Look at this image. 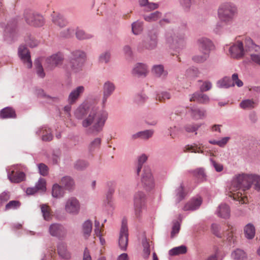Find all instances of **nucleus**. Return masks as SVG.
<instances>
[{
	"instance_id": "4d7b16f0",
	"label": "nucleus",
	"mask_w": 260,
	"mask_h": 260,
	"mask_svg": "<svg viewBox=\"0 0 260 260\" xmlns=\"http://www.w3.org/2000/svg\"><path fill=\"white\" fill-rule=\"evenodd\" d=\"M35 64L36 68V72L38 75L41 78L44 77L45 76V74L44 72L43 68L39 60H36L35 61Z\"/></svg>"
},
{
	"instance_id": "39448f33",
	"label": "nucleus",
	"mask_w": 260,
	"mask_h": 260,
	"mask_svg": "<svg viewBox=\"0 0 260 260\" xmlns=\"http://www.w3.org/2000/svg\"><path fill=\"white\" fill-rule=\"evenodd\" d=\"M85 57V54L81 51L76 50L72 52L70 66L73 72L76 73L81 70Z\"/></svg>"
},
{
	"instance_id": "423d86ee",
	"label": "nucleus",
	"mask_w": 260,
	"mask_h": 260,
	"mask_svg": "<svg viewBox=\"0 0 260 260\" xmlns=\"http://www.w3.org/2000/svg\"><path fill=\"white\" fill-rule=\"evenodd\" d=\"M128 228L127 221L126 218H123L120 231L118 243L121 250H125L128 244Z\"/></svg>"
},
{
	"instance_id": "e2e57ef3",
	"label": "nucleus",
	"mask_w": 260,
	"mask_h": 260,
	"mask_svg": "<svg viewBox=\"0 0 260 260\" xmlns=\"http://www.w3.org/2000/svg\"><path fill=\"white\" fill-rule=\"evenodd\" d=\"M147 157L146 155L143 154L140 156L138 159V165L137 168V174H139L141 171L143 164L147 160Z\"/></svg>"
},
{
	"instance_id": "a878e982",
	"label": "nucleus",
	"mask_w": 260,
	"mask_h": 260,
	"mask_svg": "<svg viewBox=\"0 0 260 260\" xmlns=\"http://www.w3.org/2000/svg\"><path fill=\"white\" fill-rule=\"evenodd\" d=\"M40 208L44 219L46 221L51 220L53 214L51 208L47 204L41 205Z\"/></svg>"
},
{
	"instance_id": "5fc2aeb1",
	"label": "nucleus",
	"mask_w": 260,
	"mask_h": 260,
	"mask_svg": "<svg viewBox=\"0 0 260 260\" xmlns=\"http://www.w3.org/2000/svg\"><path fill=\"white\" fill-rule=\"evenodd\" d=\"M171 98L170 93L165 91L158 93L156 96V100L160 102H165L166 100H169Z\"/></svg>"
},
{
	"instance_id": "20e7f679",
	"label": "nucleus",
	"mask_w": 260,
	"mask_h": 260,
	"mask_svg": "<svg viewBox=\"0 0 260 260\" xmlns=\"http://www.w3.org/2000/svg\"><path fill=\"white\" fill-rule=\"evenodd\" d=\"M237 13V8L231 3L224 4L218 9V16L222 22H231Z\"/></svg>"
},
{
	"instance_id": "0eeeda50",
	"label": "nucleus",
	"mask_w": 260,
	"mask_h": 260,
	"mask_svg": "<svg viewBox=\"0 0 260 260\" xmlns=\"http://www.w3.org/2000/svg\"><path fill=\"white\" fill-rule=\"evenodd\" d=\"M64 210L70 214L77 215L80 210V203L76 198H69L66 202Z\"/></svg>"
},
{
	"instance_id": "f704fd0d",
	"label": "nucleus",
	"mask_w": 260,
	"mask_h": 260,
	"mask_svg": "<svg viewBox=\"0 0 260 260\" xmlns=\"http://www.w3.org/2000/svg\"><path fill=\"white\" fill-rule=\"evenodd\" d=\"M153 134V131L152 130H146L144 131L139 132L132 136L133 139L137 138H141L144 140H147L151 138Z\"/></svg>"
},
{
	"instance_id": "2eb2a0df",
	"label": "nucleus",
	"mask_w": 260,
	"mask_h": 260,
	"mask_svg": "<svg viewBox=\"0 0 260 260\" xmlns=\"http://www.w3.org/2000/svg\"><path fill=\"white\" fill-rule=\"evenodd\" d=\"M157 45L156 36L152 38H147L146 40L140 42L138 46V50L142 52L146 49L151 50L155 48Z\"/></svg>"
},
{
	"instance_id": "8fccbe9b",
	"label": "nucleus",
	"mask_w": 260,
	"mask_h": 260,
	"mask_svg": "<svg viewBox=\"0 0 260 260\" xmlns=\"http://www.w3.org/2000/svg\"><path fill=\"white\" fill-rule=\"evenodd\" d=\"M260 50L258 52L253 51L251 52H249L248 54L250 56L251 60L258 65L260 66V54H259Z\"/></svg>"
},
{
	"instance_id": "cd10ccee",
	"label": "nucleus",
	"mask_w": 260,
	"mask_h": 260,
	"mask_svg": "<svg viewBox=\"0 0 260 260\" xmlns=\"http://www.w3.org/2000/svg\"><path fill=\"white\" fill-rule=\"evenodd\" d=\"M152 242H150L146 238H143L142 241V244L143 246L142 256L147 259L148 258L150 254V246Z\"/></svg>"
},
{
	"instance_id": "f8f14e48",
	"label": "nucleus",
	"mask_w": 260,
	"mask_h": 260,
	"mask_svg": "<svg viewBox=\"0 0 260 260\" xmlns=\"http://www.w3.org/2000/svg\"><path fill=\"white\" fill-rule=\"evenodd\" d=\"M50 234L58 238H63L67 235V230L62 225L59 223L51 224L49 228Z\"/></svg>"
},
{
	"instance_id": "09e8293b",
	"label": "nucleus",
	"mask_w": 260,
	"mask_h": 260,
	"mask_svg": "<svg viewBox=\"0 0 260 260\" xmlns=\"http://www.w3.org/2000/svg\"><path fill=\"white\" fill-rule=\"evenodd\" d=\"M76 36L77 39L79 40L89 39L92 37L91 34H87L83 30L80 29H77Z\"/></svg>"
},
{
	"instance_id": "3c124183",
	"label": "nucleus",
	"mask_w": 260,
	"mask_h": 260,
	"mask_svg": "<svg viewBox=\"0 0 260 260\" xmlns=\"http://www.w3.org/2000/svg\"><path fill=\"white\" fill-rule=\"evenodd\" d=\"M211 231L213 234L218 238H221L223 237V232H221L220 229L217 224H212L211 225Z\"/></svg>"
},
{
	"instance_id": "9b49d317",
	"label": "nucleus",
	"mask_w": 260,
	"mask_h": 260,
	"mask_svg": "<svg viewBox=\"0 0 260 260\" xmlns=\"http://www.w3.org/2000/svg\"><path fill=\"white\" fill-rule=\"evenodd\" d=\"M238 177L243 192L249 189L254 181V175L242 174Z\"/></svg>"
},
{
	"instance_id": "49530a36",
	"label": "nucleus",
	"mask_w": 260,
	"mask_h": 260,
	"mask_svg": "<svg viewBox=\"0 0 260 260\" xmlns=\"http://www.w3.org/2000/svg\"><path fill=\"white\" fill-rule=\"evenodd\" d=\"M101 144V139L99 138L94 139L89 145L88 149L90 152L99 149Z\"/></svg>"
},
{
	"instance_id": "c756f323",
	"label": "nucleus",
	"mask_w": 260,
	"mask_h": 260,
	"mask_svg": "<svg viewBox=\"0 0 260 260\" xmlns=\"http://www.w3.org/2000/svg\"><path fill=\"white\" fill-rule=\"evenodd\" d=\"M15 110L11 107H6L0 111V118L2 119L12 118L16 117Z\"/></svg>"
},
{
	"instance_id": "1a4fd4ad",
	"label": "nucleus",
	"mask_w": 260,
	"mask_h": 260,
	"mask_svg": "<svg viewBox=\"0 0 260 260\" xmlns=\"http://www.w3.org/2000/svg\"><path fill=\"white\" fill-rule=\"evenodd\" d=\"M145 196L142 192L139 191L135 195L134 206L135 214L137 217L140 216V213L145 209Z\"/></svg>"
},
{
	"instance_id": "4468645a",
	"label": "nucleus",
	"mask_w": 260,
	"mask_h": 260,
	"mask_svg": "<svg viewBox=\"0 0 260 260\" xmlns=\"http://www.w3.org/2000/svg\"><path fill=\"white\" fill-rule=\"evenodd\" d=\"M198 49L201 53L209 54L213 48L211 41L207 38H202L198 40Z\"/></svg>"
},
{
	"instance_id": "a19ab883",
	"label": "nucleus",
	"mask_w": 260,
	"mask_h": 260,
	"mask_svg": "<svg viewBox=\"0 0 260 260\" xmlns=\"http://www.w3.org/2000/svg\"><path fill=\"white\" fill-rule=\"evenodd\" d=\"M132 32L134 35H139L143 30V22L137 21L132 24Z\"/></svg>"
},
{
	"instance_id": "bf43d9fd",
	"label": "nucleus",
	"mask_w": 260,
	"mask_h": 260,
	"mask_svg": "<svg viewBox=\"0 0 260 260\" xmlns=\"http://www.w3.org/2000/svg\"><path fill=\"white\" fill-rule=\"evenodd\" d=\"M94 224H95V229L94 230V235H95L97 237L102 236L103 234L102 233V231L103 230H102L103 228H104L103 224H102V227H100V222L97 220L95 221Z\"/></svg>"
},
{
	"instance_id": "473e14b6",
	"label": "nucleus",
	"mask_w": 260,
	"mask_h": 260,
	"mask_svg": "<svg viewBox=\"0 0 260 260\" xmlns=\"http://www.w3.org/2000/svg\"><path fill=\"white\" fill-rule=\"evenodd\" d=\"M64 194V190L62 186L56 183L54 184L52 188V195L54 198H62Z\"/></svg>"
},
{
	"instance_id": "dca6fc26",
	"label": "nucleus",
	"mask_w": 260,
	"mask_h": 260,
	"mask_svg": "<svg viewBox=\"0 0 260 260\" xmlns=\"http://www.w3.org/2000/svg\"><path fill=\"white\" fill-rule=\"evenodd\" d=\"M18 55L26 67L30 68L32 66V62L27 48L24 46H20L18 49Z\"/></svg>"
},
{
	"instance_id": "4c0bfd02",
	"label": "nucleus",
	"mask_w": 260,
	"mask_h": 260,
	"mask_svg": "<svg viewBox=\"0 0 260 260\" xmlns=\"http://www.w3.org/2000/svg\"><path fill=\"white\" fill-rule=\"evenodd\" d=\"M139 3L141 7L145 8V10L149 11L158 8V5L155 3H149L148 0H139Z\"/></svg>"
},
{
	"instance_id": "69168bd1",
	"label": "nucleus",
	"mask_w": 260,
	"mask_h": 260,
	"mask_svg": "<svg viewBox=\"0 0 260 260\" xmlns=\"http://www.w3.org/2000/svg\"><path fill=\"white\" fill-rule=\"evenodd\" d=\"M177 200L178 202H180L185 196L183 186L181 185L177 189Z\"/></svg>"
},
{
	"instance_id": "bb28decb",
	"label": "nucleus",
	"mask_w": 260,
	"mask_h": 260,
	"mask_svg": "<svg viewBox=\"0 0 260 260\" xmlns=\"http://www.w3.org/2000/svg\"><path fill=\"white\" fill-rule=\"evenodd\" d=\"M38 135L42 137V139L44 141H49L52 139L53 136L51 129L46 126L43 127L38 132Z\"/></svg>"
},
{
	"instance_id": "412c9836",
	"label": "nucleus",
	"mask_w": 260,
	"mask_h": 260,
	"mask_svg": "<svg viewBox=\"0 0 260 260\" xmlns=\"http://www.w3.org/2000/svg\"><path fill=\"white\" fill-rule=\"evenodd\" d=\"M236 229L234 226L228 224L225 231H223V237H226V240L231 243H234L236 239Z\"/></svg>"
},
{
	"instance_id": "4be33fe9",
	"label": "nucleus",
	"mask_w": 260,
	"mask_h": 260,
	"mask_svg": "<svg viewBox=\"0 0 260 260\" xmlns=\"http://www.w3.org/2000/svg\"><path fill=\"white\" fill-rule=\"evenodd\" d=\"M148 73L147 66L143 63H138L135 65L132 70V74L134 76L140 77L146 76Z\"/></svg>"
},
{
	"instance_id": "f257e3e1",
	"label": "nucleus",
	"mask_w": 260,
	"mask_h": 260,
	"mask_svg": "<svg viewBox=\"0 0 260 260\" xmlns=\"http://www.w3.org/2000/svg\"><path fill=\"white\" fill-rule=\"evenodd\" d=\"M107 117L108 113L106 111L93 107L89 109L88 115L83 120L82 125L88 128L89 133L97 135L102 131Z\"/></svg>"
},
{
	"instance_id": "72a5a7b5",
	"label": "nucleus",
	"mask_w": 260,
	"mask_h": 260,
	"mask_svg": "<svg viewBox=\"0 0 260 260\" xmlns=\"http://www.w3.org/2000/svg\"><path fill=\"white\" fill-rule=\"evenodd\" d=\"M152 73L158 77H165L168 74L167 71L164 70L162 65H155L152 69Z\"/></svg>"
},
{
	"instance_id": "c9c22d12",
	"label": "nucleus",
	"mask_w": 260,
	"mask_h": 260,
	"mask_svg": "<svg viewBox=\"0 0 260 260\" xmlns=\"http://www.w3.org/2000/svg\"><path fill=\"white\" fill-rule=\"evenodd\" d=\"M60 184L67 190H71L73 188L74 182L70 177H64L60 180Z\"/></svg>"
},
{
	"instance_id": "f3484780",
	"label": "nucleus",
	"mask_w": 260,
	"mask_h": 260,
	"mask_svg": "<svg viewBox=\"0 0 260 260\" xmlns=\"http://www.w3.org/2000/svg\"><path fill=\"white\" fill-rule=\"evenodd\" d=\"M84 91L83 86H79L72 90L68 96V103L70 105L75 104Z\"/></svg>"
},
{
	"instance_id": "7ed1b4c3",
	"label": "nucleus",
	"mask_w": 260,
	"mask_h": 260,
	"mask_svg": "<svg viewBox=\"0 0 260 260\" xmlns=\"http://www.w3.org/2000/svg\"><path fill=\"white\" fill-rule=\"evenodd\" d=\"M242 188L238 176L235 177L231 182V185L227 189V194L232 197L234 200L239 201L241 204H245L248 202L247 198L243 196Z\"/></svg>"
},
{
	"instance_id": "603ef678",
	"label": "nucleus",
	"mask_w": 260,
	"mask_h": 260,
	"mask_svg": "<svg viewBox=\"0 0 260 260\" xmlns=\"http://www.w3.org/2000/svg\"><path fill=\"white\" fill-rule=\"evenodd\" d=\"M111 54L110 52L107 51L102 53L99 58V61L101 63H107L110 59Z\"/></svg>"
},
{
	"instance_id": "6e6d98bb",
	"label": "nucleus",
	"mask_w": 260,
	"mask_h": 260,
	"mask_svg": "<svg viewBox=\"0 0 260 260\" xmlns=\"http://www.w3.org/2000/svg\"><path fill=\"white\" fill-rule=\"evenodd\" d=\"M20 206V203L18 201H10L5 207V210H8L10 209H16L18 208Z\"/></svg>"
},
{
	"instance_id": "6e6552de",
	"label": "nucleus",
	"mask_w": 260,
	"mask_h": 260,
	"mask_svg": "<svg viewBox=\"0 0 260 260\" xmlns=\"http://www.w3.org/2000/svg\"><path fill=\"white\" fill-rule=\"evenodd\" d=\"M141 181L146 190L150 191L154 187V180L149 168H144L142 175Z\"/></svg>"
},
{
	"instance_id": "774afa93",
	"label": "nucleus",
	"mask_w": 260,
	"mask_h": 260,
	"mask_svg": "<svg viewBox=\"0 0 260 260\" xmlns=\"http://www.w3.org/2000/svg\"><path fill=\"white\" fill-rule=\"evenodd\" d=\"M180 223L177 221L175 222L173 226L172 231L171 232V237L173 238L176 234H178L180 231Z\"/></svg>"
},
{
	"instance_id": "5701e85b",
	"label": "nucleus",
	"mask_w": 260,
	"mask_h": 260,
	"mask_svg": "<svg viewBox=\"0 0 260 260\" xmlns=\"http://www.w3.org/2000/svg\"><path fill=\"white\" fill-rule=\"evenodd\" d=\"M189 101L190 102H198L201 104H207L209 102L208 96L202 92H196L192 94Z\"/></svg>"
},
{
	"instance_id": "ea45409f",
	"label": "nucleus",
	"mask_w": 260,
	"mask_h": 260,
	"mask_svg": "<svg viewBox=\"0 0 260 260\" xmlns=\"http://www.w3.org/2000/svg\"><path fill=\"white\" fill-rule=\"evenodd\" d=\"M161 16V13L158 11H155L148 15H144V19L148 22L155 21Z\"/></svg>"
},
{
	"instance_id": "9d476101",
	"label": "nucleus",
	"mask_w": 260,
	"mask_h": 260,
	"mask_svg": "<svg viewBox=\"0 0 260 260\" xmlns=\"http://www.w3.org/2000/svg\"><path fill=\"white\" fill-rule=\"evenodd\" d=\"M26 22L29 25L34 26H41L44 24V19L42 16L31 12H27L25 14Z\"/></svg>"
},
{
	"instance_id": "e433bc0d",
	"label": "nucleus",
	"mask_w": 260,
	"mask_h": 260,
	"mask_svg": "<svg viewBox=\"0 0 260 260\" xmlns=\"http://www.w3.org/2000/svg\"><path fill=\"white\" fill-rule=\"evenodd\" d=\"M191 115L195 119H202L206 116V111L197 108H193L191 109Z\"/></svg>"
},
{
	"instance_id": "f03ea898",
	"label": "nucleus",
	"mask_w": 260,
	"mask_h": 260,
	"mask_svg": "<svg viewBox=\"0 0 260 260\" xmlns=\"http://www.w3.org/2000/svg\"><path fill=\"white\" fill-rule=\"evenodd\" d=\"M259 50L260 47L255 44L249 37L239 36L230 46L229 51L232 58L240 59L249 52L253 50L258 52Z\"/></svg>"
},
{
	"instance_id": "a18cd8bd",
	"label": "nucleus",
	"mask_w": 260,
	"mask_h": 260,
	"mask_svg": "<svg viewBox=\"0 0 260 260\" xmlns=\"http://www.w3.org/2000/svg\"><path fill=\"white\" fill-rule=\"evenodd\" d=\"M186 247L185 246H180L175 247L170 250L169 254L171 255H176L180 254H184L186 252Z\"/></svg>"
},
{
	"instance_id": "13d9d810",
	"label": "nucleus",
	"mask_w": 260,
	"mask_h": 260,
	"mask_svg": "<svg viewBox=\"0 0 260 260\" xmlns=\"http://www.w3.org/2000/svg\"><path fill=\"white\" fill-rule=\"evenodd\" d=\"M231 80L232 83L234 84V86L236 85L240 87L243 85V82L239 79L238 75L236 73L233 74Z\"/></svg>"
},
{
	"instance_id": "37998d69",
	"label": "nucleus",
	"mask_w": 260,
	"mask_h": 260,
	"mask_svg": "<svg viewBox=\"0 0 260 260\" xmlns=\"http://www.w3.org/2000/svg\"><path fill=\"white\" fill-rule=\"evenodd\" d=\"M256 104V103L252 100L248 99L242 101L240 104V106L244 109H251L254 108Z\"/></svg>"
},
{
	"instance_id": "c03bdc74",
	"label": "nucleus",
	"mask_w": 260,
	"mask_h": 260,
	"mask_svg": "<svg viewBox=\"0 0 260 260\" xmlns=\"http://www.w3.org/2000/svg\"><path fill=\"white\" fill-rule=\"evenodd\" d=\"M209 54L206 53H201V54L194 55L192 56V59L197 63H202L206 61L209 57Z\"/></svg>"
},
{
	"instance_id": "052dcab7",
	"label": "nucleus",
	"mask_w": 260,
	"mask_h": 260,
	"mask_svg": "<svg viewBox=\"0 0 260 260\" xmlns=\"http://www.w3.org/2000/svg\"><path fill=\"white\" fill-rule=\"evenodd\" d=\"M88 166V163L83 160H79L75 164V168L77 170H82Z\"/></svg>"
},
{
	"instance_id": "aec40b11",
	"label": "nucleus",
	"mask_w": 260,
	"mask_h": 260,
	"mask_svg": "<svg viewBox=\"0 0 260 260\" xmlns=\"http://www.w3.org/2000/svg\"><path fill=\"white\" fill-rule=\"evenodd\" d=\"M115 90V86L113 83L107 81L105 83L103 87V105L104 106L107 99L110 96Z\"/></svg>"
},
{
	"instance_id": "6ab92c4d",
	"label": "nucleus",
	"mask_w": 260,
	"mask_h": 260,
	"mask_svg": "<svg viewBox=\"0 0 260 260\" xmlns=\"http://www.w3.org/2000/svg\"><path fill=\"white\" fill-rule=\"evenodd\" d=\"M202 203V198L200 197L192 198L187 202L183 207L184 211L194 210L198 209Z\"/></svg>"
},
{
	"instance_id": "393cba45",
	"label": "nucleus",
	"mask_w": 260,
	"mask_h": 260,
	"mask_svg": "<svg viewBox=\"0 0 260 260\" xmlns=\"http://www.w3.org/2000/svg\"><path fill=\"white\" fill-rule=\"evenodd\" d=\"M92 229V223L89 220L84 221L81 226V233L85 239H87L91 234Z\"/></svg>"
},
{
	"instance_id": "680f3d73",
	"label": "nucleus",
	"mask_w": 260,
	"mask_h": 260,
	"mask_svg": "<svg viewBox=\"0 0 260 260\" xmlns=\"http://www.w3.org/2000/svg\"><path fill=\"white\" fill-rule=\"evenodd\" d=\"M193 174L194 176L198 177L201 180H203L205 177L204 171L202 168L197 169L193 171Z\"/></svg>"
},
{
	"instance_id": "58836bf2",
	"label": "nucleus",
	"mask_w": 260,
	"mask_h": 260,
	"mask_svg": "<svg viewBox=\"0 0 260 260\" xmlns=\"http://www.w3.org/2000/svg\"><path fill=\"white\" fill-rule=\"evenodd\" d=\"M232 257L234 260H247L245 252L240 249H237L232 253Z\"/></svg>"
},
{
	"instance_id": "a211bd4d",
	"label": "nucleus",
	"mask_w": 260,
	"mask_h": 260,
	"mask_svg": "<svg viewBox=\"0 0 260 260\" xmlns=\"http://www.w3.org/2000/svg\"><path fill=\"white\" fill-rule=\"evenodd\" d=\"M46 185L45 180L41 178L38 180L35 187L27 188L26 190V193L27 194L32 195L39 190L43 192L45 191L46 189Z\"/></svg>"
},
{
	"instance_id": "ddd939ff",
	"label": "nucleus",
	"mask_w": 260,
	"mask_h": 260,
	"mask_svg": "<svg viewBox=\"0 0 260 260\" xmlns=\"http://www.w3.org/2000/svg\"><path fill=\"white\" fill-rule=\"evenodd\" d=\"M63 60V55L61 52L54 54L48 57L46 60L47 68L50 70L62 63Z\"/></svg>"
},
{
	"instance_id": "7c9ffc66",
	"label": "nucleus",
	"mask_w": 260,
	"mask_h": 260,
	"mask_svg": "<svg viewBox=\"0 0 260 260\" xmlns=\"http://www.w3.org/2000/svg\"><path fill=\"white\" fill-rule=\"evenodd\" d=\"M245 236L248 239H252L255 234V229L254 226L251 223L246 224L244 229Z\"/></svg>"
},
{
	"instance_id": "864d4df0",
	"label": "nucleus",
	"mask_w": 260,
	"mask_h": 260,
	"mask_svg": "<svg viewBox=\"0 0 260 260\" xmlns=\"http://www.w3.org/2000/svg\"><path fill=\"white\" fill-rule=\"evenodd\" d=\"M185 150H184L185 152L190 151L191 152L194 153H203V151L201 150L200 147H199L197 145H187L185 147Z\"/></svg>"
},
{
	"instance_id": "0e129e2a",
	"label": "nucleus",
	"mask_w": 260,
	"mask_h": 260,
	"mask_svg": "<svg viewBox=\"0 0 260 260\" xmlns=\"http://www.w3.org/2000/svg\"><path fill=\"white\" fill-rule=\"evenodd\" d=\"M38 169L39 173L43 176H46L48 173V168L44 164H40L38 165Z\"/></svg>"
},
{
	"instance_id": "de8ad7c7",
	"label": "nucleus",
	"mask_w": 260,
	"mask_h": 260,
	"mask_svg": "<svg viewBox=\"0 0 260 260\" xmlns=\"http://www.w3.org/2000/svg\"><path fill=\"white\" fill-rule=\"evenodd\" d=\"M53 22L60 27H62L66 25V21L60 15H55L53 16Z\"/></svg>"
},
{
	"instance_id": "b1692460",
	"label": "nucleus",
	"mask_w": 260,
	"mask_h": 260,
	"mask_svg": "<svg viewBox=\"0 0 260 260\" xmlns=\"http://www.w3.org/2000/svg\"><path fill=\"white\" fill-rule=\"evenodd\" d=\"M25 174L22 172H15L14 170L8 174L9 180L13 183H19L25 179Z\"/></svg>"
},
{
	"instance_id": "c85d7f7f",
	"label": "nucleus",
	"mask_w": 260,
	"mask_h": 260,
	"mask_svg": "<svg viewBox=\"0 0 260 260\" xmlns=\"http://www.w3.org/2000/svg\"><path fill=\"white\" fill-rule=\"evenodd\" d=\"M57 251L58 255L62 258L69 259L71 258V254L67 250L66 245L63 243H60L57 247Z\"/></svg>"
},
{
	"instance_id": "338daca9",
	"label": "nucleus",
	"mask_w": 260,
	"mask_h": 260,
	"mask_svg": "<svg viewBox=\"0 0 260 260\" xmlns=\"http://www.w3.org/2000/svg\"><path fill=\"white\" fill-rule=\"evenodd\" d=\"M26 43L30 47H34L38 45V42L34 39L33 37L29 36L25 39Z\"/></svg>"
},
{
	"instance_id": "79ce46f5",
	"label": "nucleus",
	"mask_w": 260,
	"mask_h": 260,
	"mask_svg": "<svg viewBox=\"0 0 260 260\" xmlns=\"http://www.w3.org/2000/svg\"><path fill=\"white\" fill-rule=\"evenodd\" d=\"M217 85L218 87L222 88H229L234 86V84L232 83L231 79L227 77H225L222 80L218 81Z\"/></svg>"
},
{
	"instance_id": "2f4dec72",
	"label": "nucleus",
	"mask_w": 260,
	"mask_h": 260,
	"mask_svg": "<svg viewBox=\"0 0 260 260\" xmlns=\"http://www.w3.org/2000/svg\"><path fill=\"white\" fill-rule=\"evenodd\" d=\"M217 213L218 216L222 218H229L230 215L229 207L226 204H221L218 207Z\"/></svg>"
}]
</instances>
